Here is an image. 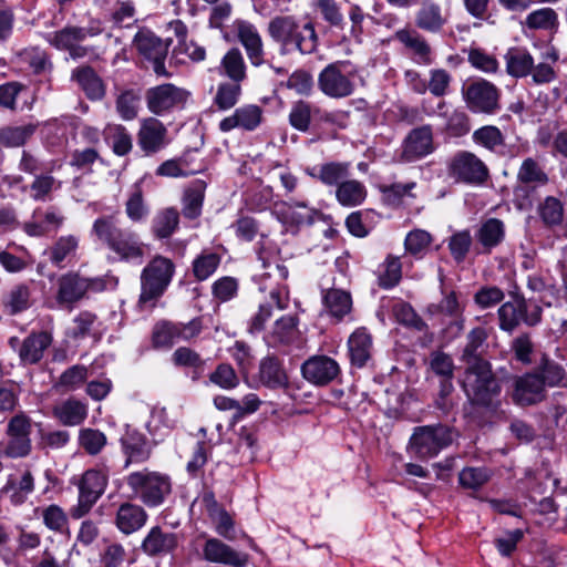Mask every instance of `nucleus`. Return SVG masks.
Instances as JSON below:
<instances>
[{
	"mask_svg": "<svg viewBox=\"0 0 567 567\" xmlns=\"http://www.w3.org/2000/svg\"><path fill=\"white\" fill-rule=\"evenodd\" d=\"M270 38L280 44L284 52L298 50L302 54L315 51L317 34L311 22L301 23L292 16H278L268 24Z\"/></svg>",
	"mask_w": 567,
	"mask_h": 567,
	"instance_id": "f257e3e1",
	"label": "nucleus"
},
{
	"mask_svg": "<svg viewBox=\"0 0 567 567\" xmlns=\"http://www.w3.org/2000/svg\"><path fill=\"white\" fill-rule=\"evenodd\" d=\"M462 388L467 399L476 405L491 406L501 393L499 383L488 361L465 364Z\"/></svg>",
	"mask_w": 567,
	"mask_h": 567,
	"instance_id": "f03ea898",
	"label": "nucleus"
},
{
	"mask_svg": "<svg viewBox=\"0 0 567 567\" xmlns=\"http://www.w3.org/2000/svg\"><path fill=\"white\" fill-rule=\"evenodd\" d=\"M174 272L175 265L169 258L155 256L141 275L140 305L153 307L169 286Z\"/></svg>",
	"mask_w": 567,
	"mask_h": 567,
	"instance_id": "7ed1b4c3",
	"label": "nucleus"
},
{
	"mask_svg": "<svg viewBox=\"0 0 567 567\" xmlns=\"http://www.w3.org/2000/svg\"><path fill=\"white\" fill-rule=\"evenodd\" d=\"M259 260L265 271L260 275L261 281L272 279L275 287L265 282L260 284V290L270 289V300L279 310H284L289 303V291L284 281L288 278V268L281 262L279 252L271 247H262L259 252Z\"/></svg>",
	"mask_w": 567,
	"mask_h": 567,
	"instance_id": "20e7f679",
	"label": "nucleus"
},
{
	"mask_svg": "<svg viewBox=\"0 0 567 567\" xmlns=\"http://www.w3.org/2000/svg\"><path fill=\"white\" fill-rule=\"evenodd\" d=\"M126 484L150 507L161 505L172 489L168 476L147 468L128 474Z\"/></svg>",
	"mask_w": 567,
	"mask_h": 567,
	"instance_id": "39448f33",
	"label": "nucleus"
},
{
	"mask_svg": "<svg viewBox=\"0 0 567 567\" xmlns=\"http://www.w3.org/2000/svg\"><path fill=\"white\" fill-rule=\"evenodd\" d=\"M358 71L349 61H337L328 64L318 75L320 91L332 99L350 96L355 90Z\"/></svg>",
	"mask_w": 567,
	"mask_h": 567,
	"instance_id": "423d86ee",
	"label": "nucleus"
},
{
	"mask_svg": "<svg viewBox=\"0 0 567 567\" xmlns=\"http://www.w3.org/2000/svg\"><path fill=\"white\" fill-rule=\"evenodd\" d=\"M449 175L458 183L481 185L488 178L487 165L474 153L457 152L447 164Z\"/></svg>",
	"mask_w": 567,
	"mask_h": 567,
	"instance_id": "0eeeda50",
	"label": "nucleus"
},
{
	"mask_svg": "<svg viewBox=\"0 0 567 567\" xmlns=\"http://www.w3.org/2000/svg\"><path fill=\"white\" fill-rule=\"evenodd\" d=\"M453 439L454 433L447 426H421L415 430L411 437V449L417 456L430 458L449 446L453 442Z\"/></svg>",
	"mask_w": 567,
	"mask_h": 567,
	"instance_id": "6e6552de",
	"label": "nucleus"
},
{
	"mask_svg": "<svg viewBox=\"0 0 567 567\" xmlns=\"http://www.w3.org/2000/svg\"><path fill=\"white\" fill-rule=\"evenodd\" d=\"M33 422L24 412L17 413L7 423L8 443L3 450L11 458L27 457L32 451L31 433Z\"/></svg>",
	"mask_w": 567,
	"mask_h": 567,
	"instance_id": "1a4fd4ad",
	"label": "nucleus"
},
{
	"mask_svg": "<svg viewBox=\"0 0 567 567\" xmlns=\"http://www.w3.org/2000/svg\"><path fill=\"white\" fill-rule=\"evenodd\" d=\"M105 282L101 278H86L79 272H66L58 279L56 301L71 306L81 300L89 290L101 291Z\"/></svg>",
	"mask_w": 567,
	"mask_h": 567,
	"instance_id": "9d476101",
	"label": "nucleus"
},
{
	"mask_svg": "<svg viewBox=\"0 0 567 567\" xmlns=\"http://www.w3.org/2000/svg\"><path fill=\"white\" fill-rule=\"evenodd\" d=\"M497 313L501 330L507 332H513L522 322L527 326H536L542 319V309L538 306L528 309V305L523 298L503 303Z\"/></svg>",
	"mask_w": 567,
	"mask_h": 567,
	"instance_id": "9b49d317",
	"label": "nucleus"
},
{
	"mask_svg": "<svg viewBox=\"0 0 567 567\" xmlns=\"http://www.w3.org/2000/svg\"><path fill=\"white\" fill-rule=\"evenodd\" d=\"M463 96L473 113L494 114L499 110V91L486 80L470 83L464 87Z\"/></svg>",
	"mask_w": 567,
	"mask_h": 567,
	"instance_id": "f8f14e48",
	"label": "nucleus"
},
{
	"mask_svg": "<svg viewBox=\"0 0 567 567\" xmlns=\"http://www.w3.org/2000/svg\"><path fill=\"white\" fill-rule=\"evenodd\" d=\"M434 151L433 132L429 125L412 130L404 138L399 159L411 163L421 159Z\"/></svg>",
	"mask_w": 567,
	"mask_h": 567,
	"instance_id": "ddd939ff",
	"label": "nucleus"
},
{
	"mask_svg": "<svg viewBox=\"0 0 567 567\" xmlns=\"http://www.w3.org/2000/svg\"><path fill=\"white\" fill-rule=\"evenodd\" d=\"M188 97V92L173 84L152 87L146 93L148 110L161 115L174 107L182 106Z\"/></svg>",
	"mask_w": 567,
	"mask_h": 567,
	"instance_id": "4468645a",
	"label": "nucleus"
},
{
	"mask_svg": "<svg viewBox=\"0 0 567 567\" xmlns=\"http://www.w3.org/2000/svg\"><path fill=\"white\" fill-rule=\"evenodd\" d=\"M264 109L257 104H244L237 107L230 115L224 117L218 127L223 133L233 130L252 132L264 122Z\"/></svg>",
	"mask_w": 567,
	"mask_h": 567,
	"instance_id": "2eb2a0df",
	"label": "nucleus"
},
{
	"mask_svg": "<svg viewBox=\"0 0 567 567\" xmlns=\"http://www.w3.org/2000/svg\"><path fill=\"white\" fill-rule=\"evenodd\" d=\"M274 214L289 229L312 224L319 212L306 202H282L274 206Z\"/></svg>",
	"mask_w": 567,
	"mask_h": 567,
	"instance_id": "dca6fc26",
	"label": "nucleus"
},
{
	"mask_svg": "<svg viewBox=\"0 0 567 567\" xmlns=\"http://www.w3.org/2000/svg\"><path fill=\"white\" fill-rule=\"evenodd\" d=\"M451 12L434 0H422L415 12V25L429 33H441L449 24Z\"/></svg>",
	"mask_w": 567,
	"mask_h": 567,
	"instance_id": "f3484780",
	"label": "nucleus"
},
{
	"mask_svg": "<svg viewBox=\"0 0 567 567\" xmlns=\"http://www.w3.org/2000/svg\"><path fill=\"white\" fill-rule=\"evenodd\" d=\"M168 142L167 128L159 120L155 117L141 120L137 145L146 155L158 153Z\"/></svg>",
	"mask_w": 567,
	"mask_h": 567,
	"instance_id": "a211bd4d",
	"label": "nucleus"
},
{
	"mask_svg": "<svg viewBox=\"0 0 567 567\" xmlns=\"http://www.w3.org/2000/svg\"><path fill=\"white\" fill-rule=\"evenodd\" d=\"M87 37V31L78 27H65L47 34V41L58 50L68 51L74 60L87 55V48L80 43Z\"/></svg>",
	"mask_w": 567,
	"mask_h": 567,
	"instance_id": "6ab92c4d",
	"label": "nucleus"
},
{
	"mask_svg": "<svg viewBox=\"0 0 567 567\" xmlns=\"http://www.w3.org/2000/svg\"><path fill=\"white\" fill-rule=\"evenodd\" d=\"M303 378L312 384L326 385L340 372L336 360L327 355H313L301 367Z\"/></svg>",
	"mask_w": 567,
	"mask_h": 567,
	"instance_id": "aec40b11",
	"label": "nucleus"
},
{
	"mask_svg": "<svg viewBox=\"0 0 567 567\" xmlns=\"http://www.w3.org/2000/svg\"><path fill=\"white\" fill-rule=\"evenodd\" d=\"M64 216L53 207L33 212L32 218L23 224V230L31 237H42L58 231L64 224Z\"/></svg>",
	"mask_w": 567,
	"mask_h": 567,
	"instance_id": "412c9836",
	"label": "nucleus"
},
{
	"mask_svg": "<svg viewBox=\"0 0 567 567\" xmlns=\"http://www.w3.org/2000/svg\"><path fill=\"white\" fill-rule=\"evenodd\" d=\"M203 557L209 563L223 564L230 567H244L248 556L234 550L217 538H208L203 546Z\"/></svg>",
	"mask_w": 567,
	"mask_h": 567,
	"instance_id": "4be33fe9",
	"label": "nucleus"
},
{
	"mask_svg": "<svg viewBox=\"0 0 567 567\" xmlns=\"http://www.w3.org/2000/svg\"><path fill=\"white\" fill-rule=\"evenodd\" d=\"M506 236L505 224L498 218H487L477 227L474 238L478 254H489Z\"/></svg>",
	"mask_w": 567,
	"mask_h": 567,
	"instance_id": "5701e85b",
	"label": "nucleus"
},
{
	"mask_svg": "<svg viewBox=\"0 0 567 567\" xmlns=\"http://www.w3.org/2000/svg\"><path fill=\"white\" fill-rule=\"evenodd\" d=\"M234 29L246 50L250 63L254 66H260L264 63V44L256 27L247 21L236 20Z\"/></svg>",
	"mask_w": 567,
	"mask_h": 567,
	"instance_id": "b1692460",
	"label": "nucleus"
},
{
	"mask_svg": "<svg viewBox=\"0 0 567 567\" xmlns=\"http://www.w3.org/2000/svg\"><path fill=\"white\" fill-rule=\"evenodd\" d=\"M544 396L545 384L539 374L527 373L515 381L513 399L517 404H535L542 401Z\"/></svg>",
	"mask_w": 567,
	"mask_h": 567,
	"instance_id": "393cba45",
	"label": "nucleus"
},
{
	"mask_svg": "<svg viewBox=\"0 0 567 567\" xmlns=\"http://www.w3.org/2000/svg\"><path fill=\"white\" fill-rule=\"evenodd\" d=\"M394 38L404 45L416 63L424 65L431 63V47L416 30L400 29L395 32Z\"/></svg>",
	"mask_w": 567,
	"mask_h": 567,
	"instance_id": "a878e982",
	"label": "nucleus"
},
{
	"mask_svg": "<svg viewBox=\"0 0 567 567\" xmlns=\"http://www.w3.org/2000/svg\"><path fill=\"white\" fill-rule=\"evenodd\" d=\"M34 489V477L29 470L9 476L2 494L14 505L23 504Z\"/></svg>",
	"mask_w": 567,
	"mask_h": 567,
	"instance_id": "bb28decb",
	"label": "nucleus"
},
{
	"mask_svg": "<svg viewBox=\"0 0 567 567\" xmlns=\"http://www.w3.org/2000/svg\"><path fill=\"white\" fill-rule=\"evenodd\" d=\"M348 351L353 365L358 368L364 367L373 351L371 333L363 327L357 328L348 339Z\"/></svg>",
	"mask_w": 567,
	"mask_h": 567,
	"instance_id": "cd10ccee",
	"label": "nucleus"
},
{
	"mask_svg": "<svg viewBox=\"0 0 567 567\" xmlns=\"http://www.w3.org/2000/svg\"><path fill=\"white\" fill-rule=\"evenodd\" d=\"M80 238L75 235L60 236L45 251L50 262L58 267H66L76 256Z\"/></svg>",
	"mask_w": 567,
	"mask_h": 567,
	"instance_id": "c85d7f7f",
	"label": "nucleus"
},
{
	"mask_svg": "<svg viewBox=\"0 0 567 567\" xmlns=\"http://www.w3.org/2000/svg\"><path fill=\"white\" fill-rule=\"evenodd\" d=\"M177 547V536L153 527L142 543L143 551L148 556L166 555Z\"/></svg>",
	"mask_w": 567,
	"mask_h": 567,
	"instance_id": "c756f323",
	"label": "nucleus"
},
{
	"mask_svg": "<svg viewBox=\"0 0 567 567\" xmlns=\"http://www.w3.org/2000/svg\"><path fill=\"white\" fill-rule=\"evenodd\" d=\"M33 305L32 282H21L13 286L4 296L2 306L6 313L14 316Z\"/></svg>",
	"mask_w": 567,
	"mask_h": 567,
	"instance_id": "7c9ffc66",
	"label": "nucleus"
},
{
	"mask_svg": "<svg viewBox=\"0 0 567 567\" xmlns=\"http://www.w3.org/2000/svg\"><path fill=\"white\" fill-rule=\"evenodd\" d=\"M71 79L76 82L90 100H101L105 94L102 79L91 66L83 65L74 69Z\"/></svg>",
	"mask_w": 567,
	"mask_h": 567,
	"instance_id": "2f4dec72",
	"label": "nucleus"
},
{
	"mask_svg": "<svg viewBox=\"0 0 567 567\" xmlns=\"http://www.w3.org/2000/svg\"><path fill=\"white\" fill-rule=\"evenodd\" d=\"M146 519L147 514L141 506L125 503L118 507L115 523L122 533L130 535L142 528Z\"/></svg>",
	"mask_w": 567,
	"mask_h": 567,
	"instance_id": "473e14b6",
	"label": "nucleus"
},
{
	"mask_svg": "<svg viewBox=\"0 0 567 567\" xmlns=\"http://www.w3.org/2000/svg\"><path fill=\"white\" fill-rule=\"evenodd\" d=\"M109 249L116 254L121 260L141 261L143 257V245L135 233L122 230Z\"/></svg>",
	"mask_w": 567,
	"mask_h": 567,
	"instance_id": "72a5a7b5",
	"label": "nucleus"
},
{
	"mask_svg": "<svg viewBox=\"0 0 567 567\" xmlns=\"http://www.w3.org/2000/svg\"><path fill=\"white\" fill-rule=\"evenodd\" d=\"M53 415L63 425H79L87 416V405L79 400L68 399L54 406Z\"/></svg>",
	"mask_w": 567,
	"mask_h": 567,
	"instance_id": "f704fd0d",
	"label": "nucleus"
},
{
	"mask_svg": "<svg viewBox=\"0 0 567 567\" xmlns=\"http://www.w3.org/2000/svg\"><path fill=\"white\" fill-rule=\"evenodd\" d=\"M52 337L48 332L32 333L24 339L19 355L25 363H37L43 357L44 350L51 344Z\"/></svg>",
	"mask_w": 567,
	"mask_h": 567,
	"instance_id": "c9c22d12",
	"label": "nucleus"
},
{
	"mask_svg": "<svg viewBox=\"0 0 567 567\" xmlns=\"http://www.w3.org/2000/svg\"><path fill=\"white\" fill-rule=\"evenodd\" d=\"M219 73L227 76L233 82H243L247 78V65L243 53L237 48H233L221 58Z\"/></svg>",
	"mask_w": 567,
	"mask_h": 567,
	"instance_id": "e433bc0d",
	"label": "nucleus"
},
{
	"mask_svg": "<svg viewBox=\"0 0 567 567\" xmlns=\"http://www.w3.org/2000/svg\"><path fill=\"white\" fill-rule=\"evenodd\" d=\"M37 131L32 123L23 125H7L0 128V145L7 148L24 146Z\"/></svg>",
	"mask_w": 567,
	"mask_h": 567,
	"instance_id": "4c0bfd02",
	"label": "nucleus"
},
{
	"mask_svg": "<svg viewBox=\"0 0 567 567\" xmlns=\"http://www.w3.org/2000/svg\"><path fill=\"white\" fill-rule=\"evenodd\" d=\"M307 172L311 177L320 181L324 185L339 186L349 175V164L331 162L315 166Z\"/></svg>",
	"mask_w": 567,
	"mask_h": 567,
	"instance_id": "58836bf2",
	"label": "nucleus"
},
{
	"mask_svg": "<svg viewBox=\"0 0 567 567\" xmlns=\"http://www.w3.org/2000/svg\"><path fill=\"white\" fill-rule=\"evenodd\" d=\"M504 59L507 73L514 78H525L532 72L534 59L526 49L511 48Z\"/></svg>",
	"mask_w": 567,
	"mask_h": 567,
	"instance_id": "ea45409f",
	"label": "nucleus"
},
{
	"mask_svg": "<svg viewBox=\"0 0 567 567\" xmlns=\"http://www.w3.org/2000/svg\"><path fill=\"white\" fill-rule=\"evenodd\" d=\"M323 305L331 317L341 320L351 312L352 298L344 290L330 289L324 293Z\"/></svg>",
	"mask_w": 567,
	"mask_h": 567,
	"instance_id": "a19ab883",
	"label": "nucleus"
},
{
	"mask_svg": "<svg viewBox=\"0 0 567 567\" xmlns=\"http://www.w3.org/2000/svg\"><path fill=\"white\" fill-rule=\"evenodd\" d=\"M260 382L271 389L284 388L288 378L281 364L275 358H265L259 365Z\"/></svg>",
	"mask_w": 567,
	"mask_h": 567,
	"instance_id": "79ce46f5",
	"label": "nucleus"
},
{
	"mask_svg": "<svg viewBox=\"0 0 567 567\" xmlns=\"http://www.w3.org/2000/svg\"><path fill=\"white\" fill-rule=\"evenodd\" d=\"M122 446L126 455V465L145 462L151 455V449L144 436L135 432L122 439Z\"/></svg>",
	"mask_w": 567,
	"mask_h": 567,
	"instance_id": "37998d69",
	"label": "nucleus"
},
{
	"mask_svg": "<svg viewBox=\"0 0 567 567\" xmlns=\"http://www.w3.org/2000/svg\"><path fill=\"white\" fill-rule=\"evenodd\" d=\"M337 200L346 207L361 205L367 197L364 185L355 179L343 181L336 190Z\"/></svg>",
	"mask_w": 567,
	"mask_h": 567,
	"instance_id": "c03bdc74",
	"label": "nucleus"
},
{
	"mask_svg": "<svg viewBox=\"0 0 567 567\" xmlns=\"http://www.w3.org/2000/svg\"><path fill=\"white\" fill-rule=\"evenodd\" d=\"M298 320L292 316H282L277 319L266 339L269 344L289 343L297 333Z\"/></svg>",
	"mask_w": 567,
	"mask_h": 567,
	"instance_id": "a18cd8bd",
	"label": "nucleus"
},
{
	"mask_svg": "<svg viewBox=\"0 0 567 567\" xmlns=\"http://www.w3.org/2000/svg\"><path fill=\"white\" fill-rule=\"evenodd\" d=\"M488 337L487 330L484 327L473 328L466 336V344L463 349L462 361L467 363H474L475 361H486L481 358V349L486 342Z\"/></svg>",
	"mask_w": 567,
	"mask_h": 567,
	"instance_id": "49530a36",
	"label": "nucleus"
},
{
	"mask_svg": "<svg viewBox=\"0 0 567 567\" xmlns=\"http://www.w3.org/2000/svg\"><path fill=\"white\" fill-rule=\"evenodd\" d=\"M104 135L116 155L124 156L132 151V135L123 125L109 124L104 130Z\"/></svg>",
	"mask_w": 567,
	"mask_h": 567,
	"instance_id": "de8ad7c7",
	"label": "nucleus"
},
{
	"mask_svg": "<svg viewBox=\"0 0 567 567\" xmlns=\"http://www.w3.org/2000/svg\"><path fill=\"white\" fill-rule=\"evenodd\" d=\"M205 193V183L194 182L185 190L183 197V214L186 218L194 219L200 215Z\"/></svg>",
	"mask_w": 567,
	"mask_h": 567,
	"instance_id": "09e8293b",
	"label": "nucleus"
},
{
	"mask_svg": "<svg viewBox=\"0 0 567 567\" xmlns=\"http://www.w3.org/2000/svg\"><path fill=\"white\" fill-rule=\"evenodd\" d=\"M178 223V212L175 208H165L154 217L152 229L157 238H167L176 230Z\"/></svg>",
	"mask_w": 567,
	"mask_h": 567,
	"instance_id": "8fccbe9b",
	"label": "nucleus"
},
{
	"mask_svg": "<svg viewBox=\"0 0 567 567\" xmlns=\"http://www.w3.org/2000/svg\"><path fill=\"white\" fill-rule=\"evenodd\" d=\"M473 142L491 152H497L504 146V135L494 125H485L473 132Z\"/></svg>",
	"mask_w": 567,
	"mask_h": 567,
	"instance_id": "3c124183",
	"label": "nucleus"
},
{
	"mask_svg": "<svg viewBox=\"0 0 567 567\" xmlns=\"http://www.w3.org/2000/svg\"><path fill=\"white\" fill-rule=\"evenodd\" d=\"M61 187V182L56 181L50 174L35 175L30 184V196L35 202H47L51 199V194Z\"/></svg>",
	"mask_w": 567,
	"mask_h": 567,
	"instance_id": "603ef678",
	"label": "nucleus"
},
{
	"mask_svg": "<svg viewBox=\"0 0 567 567\" xmlns=\"http://www.w3.org/2000/svg\"><path fill=\"white\" fill-rule=\"evenodd\" d=\"M517 181L536 187L547 184L548 176L534 158L528 157L523 161L517 172Z\"/></svg>",
	"mask_w": 567,
	"mask_h": 567,
	"instance_id": "864d4df0",
	"label": "nucleus"
},
{
	"mask_svg": "<svg viewBox=\"0 0 567 567\" xmlns=\"http://www.w3.org/2000/svg\"><path fill=\"white\" fill-rule=\"evenodd\" d=\"M558 23V16L551 8H542L528 13L523 22L532 30H550Z\"/></svg>",
	"mask_w": 567,
	"mask_h": 567,
	"instance_id": "5fc2aeb1",
	"label": "nucleus"
},
{
	"mask_svg": "<svg viewBox=\"0 0 567 567\" xmlns=\"http://www.w3.org/2000/svg\"><path fill=\"white\" fill-rule=\"evenodd\" d=\"M241 82H223L217 86L214 103L219 110L226 111L237 104L241 95Z\"/></svg>",
	"mask_w": 567,
	"mask_h": 567,
	"instance_id": "6e6d98bb",
	"label": "nucleus"
},
{
	"mask_svg": "<svg viewBox=\"0 0 567 567\" xmlns=\"http://www.w3.org/2000/svg\"><path fill=\"white\" fill-rule=\"evenodd\" d=\"M138 51L148 60L155 56H166L167 44L152 33H140L135 38Z\"/></svg>",
	"mask_w": 567,
	"mask_h": 567,
	"instance_id": "4d7b16f0",
	"label": "nucleus"
},
{
	"mask_svg": "<svg viewBox=\"0 0 567 567\" xmlns=\"http://www.w3.org/2000/svg\"><path fill=\"white\" fill-rule=\"evenodd\" d=\"M125 213L132 221H142L148 214L150 209L146 205L140 184H135L133 190L125 204Z\"/></svg>",
	"mask_w": 567,
	"mask_h": 567,
	"instance_id": "13d9d810",
	"label": "nucleus"
},
{
	"mask_svg": "<svg viewBox=\"0 0 567 567\" xmlns=\"http://www.w3.org/2000/svg\"><path fill=\"white\" fill-rule=\"evenodd\" d=\"M219 264V255L210 251H203L193 261V274L197 280H206L217 270Z\"/></svg>",
	"mask_w": 567,
	"mask_h": 567,
	"instance_id": "bf43d9fd",
	"label": "nucleus"
},
{
	"mask_svg": "<svg viewBox=\"0 0 567 567\" xmlns=\"http://www.w3.org/2000/svg\"><path fill=\"white\" fill-rule=\"evenodd\" d=\"M107 478L109 475L105 471L89 470L83 474L79 484V489L101 497L106 488Z\"/></svg>",
	"mask_w": 567,
	"mask_h": 567,
	"instance_id": "052dcab7",
	"label": "nucleus"
},
{
	"mask_svg": "<svg viewBox=\"0 0 567 567\" xmlns=\"http://www.w3.org/2000/svg\"><path fill=\"white\" fill-rule=\"evenodd\" d=\"M123 229L116 227L112 216L100 217L92 225V234L107 247Z\"/></svg>",
	"mask_w": 567,
	"mask_h": 567,
	"instance_id": "680f3d73",
	"label": "nucleus"
},
{
	"mask_svg": "<svg viewBox=\"0 0 567 567\" xmlns=\"http://www.w3.org/2000/svg\"><path fill=\"white\" fill-rule=\"evenodd\" d=\"M106 442L105 434L99 430L86 427L80 431V446L91 455L99 454L106 445Z\"/></svg>",
	"mask_w": 567,
	"mask_h": 567,
	"instance_id": "e2e57ef3",
	"label": "nucleus"
},
{
	"mask_svg": "<svg viewBox=\"0 0 567 567\" xmlns=\"http://www.w3.org/2000/svg\"><path fill=\"white\" fill-rule=\"evenodd\" d=\"M22 62L28 63L34 73H47L51 71L52 63L48 54L39 48H28L19 53Z\"/></svg>",
	"mask_w": 567,
	"mask_h": 567,
	"instance_id": "0e129e2a",
	"label": "nucleus"
},
{
	"mask_svg": "<svg viewBox=\"0 0 567 567\" xmlns=\"http://www.w3.org/2000/svg\"><path fill=\"white\" fill-rule=\"evenodd\" d=\"M542 220L548 226L559 225L564 218L563 203L555 197H546L538 208Z\"/></svg>",
	"mask_w": 567,
	"mask_h": 567,
	"instance_id": "69168bd1",
	"label": "nucleus"
},
{
	"mask_svg": "<svg viewBox=\"0 0 567 567\" xmlns=\"http://www.w3.org/2000/svg\"><path fill=\"white\" fill-rule=\"evenodd\" d=\"M491 478V472L485 467H465L458 474L460 484L470 489H478Z\"/></svg>",
	"mask_w": 567,
	"mask_h": 567,
	"instance_id": "338daca9",
	"label": "nucleus"
},
{
	"mask_svg": "<svg viewBox=\"0 0 567 567\" xmlns=\"http://www.w3.org/2000/svg\"><path fill=\"white\" fill-rule=\"evenodd\" d=\"M472 243L473 238L468 230L457 231L451 236L449 248L456 262H462L465 259Z\"/></svg>",
	"mask_w": 567,
	"mask_h": 567,
	"instance_id": "774afa93",
	"label": "nucleus"
}]
</instances>
